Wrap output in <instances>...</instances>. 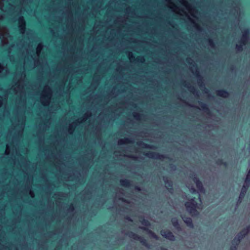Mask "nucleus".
Here are the masks:
<instances>
[{
    "label": "nucleus",
    "mask_w": 250,
    "mask_h": 250,
    "mask_svg": "<svg viewBox=\"0 0 250 250\" xmlns=\"http://www.w3.org/2000/svg\"><path fill=\"white\" fill-rule=\"evenodd\" d=\"M122 200L123 201V202H127V201L125 199H124V198H122Z\"/></svg>",
    "instance_id": "nucleus-35"
},
{
    "label": "nucleus",
    "mask_w": 250,
    "mask_h": 250,
    "mask_svg": "<svg viewBox=\"0 0 250 250\" xmlns=\"http://www.w3.org/2000/svg\"><path fill=\"white\" fill-rule=\"evenodd\" d=\"M199 104L200 105L202 109L206 113L208 114L210 113L209 109L207 105V104L203 102H199Z\"/></svg>",
    "instance_id": "nucleus-14"
},
{
    "label": "nucleus",
    "mask_w": 250,
    "mask_h": 250,
    "mask_svg": "<svg viewBox=\"0 0 250 250\" xmlns=\"http://www.w3.org/2000/svg\"><path fill=\"white\" fill-rule=\"evenodd\" d=\"M130 143H132V141L129 138H125V139H122L119 141V144L120 145Z\"/></svg>",
    "instance_id": "nucleus-24"
},
{
    "label": "nucleus",
    "mask_w": 250,
    "mask_h": 250,
    "mask_svg": "<svg viewBox=\"0 0 250 250\" xmlns=\"http://www.w3.org/2000/svg\"><path fill=\"white\" fill-rule=\"evenodd\" d=\"M69 209L71 210H73L74 209V208L72 205L69 206Z\"/></svg>",
    "instance_id": "nucleus-33"
},
{
    "label": "nucleus",
    "mask_w": 250,
    "mask_h": 250,
    "mask_svg": "<svg viewBox=\"0 0 250 250\" xmlns=\"http://www.w3.org/2000/svg\"><path fill=\"white\" fill-rule=\"evenodd\" d=\"M169 166H170V167H171V168H172L173 169H175L176 167L174 165L171 164H170Z\"/></svg>",
    "instance_id": "nucleus-30"
},
{
    "label": "nucleus",
    "mask_w": 250,
    "mask_h": 250,
    "mask_svg": "<svg viewBox=\"0 0 250 250\" xmlns=\"http://www.w3.org/2000/svg\"><path fill=\"white\" fill-rule=\"evenodd\" d=\"M192 191H193V192H195V191H196V190H195V188H192Z\"/></svg>",
    "instance_id": "nucleus-37"
},
{
    "label": "nucleus",
    "mask_w": 250,
    "mask_h": 250,
    "mask_svg": "<svg viewBox=\"0 0 250 250\" xmlns=\"http://www.w3.org/2000/svg\"><path fill=\"white\" fill-rule=\"evenodd\" d=\"M186 62L188 64V65L191 66V68H196L197 65L196 63L193 61V60L190 58H188L186 59Z\"/></svg>",
    "instance_id": "nucleus-19"
},
{
    "label": "nucleus",
    "mask_w": 250,
    "mask_h": 250,
    "mask_svg": "<svg viewBox=\"0 0 250 250\" xmlns=\"http://www.w3.org/2000/svg\"><path fill=\"white\" fill-rule=\"evenodd\" d=\"M242 35L239 43L246 44L248 42L250 35V29L248 28L244 29L242 31Z\"/></svg>",
    "instance_id": "nucleus-7"
},
{
    "label": "nucleus",
    "mask_w": 250,
    "mask_h": 250,
    "mask_svg": "<svg viewBox=\"0 0 250 250\" xmlns=\"http://www.w3.org/2000/svg\"><path fill=\"white\" fill-rule=\"evenodd\" d=\"M234 78H238V79H239V78H241V77H237V78H236V77H234Z\"/></svg>",
    "instance_id": "nucleus-38"
},
{
    "label": "nucleus",
    "mask_w": 250,
    "mask_h": 250,
    "mask_svg": "<svg viewBox=\"0 0 250 250\" xmlns=\"http://www.w3.org/2000/svg\"><path fill=\"white\" fill-rule=\"evenodd\" d=\"M216 164L218 166H223L225 167H227L228 166L227 162H225L221 158L218 159L216 161Z\"/></svg>",
    "instance_id": "nucleus-20"
},
{
    "label": "nucleus",
    "mask_w": 250,
    "mask_h": 250,
    "mask_svg": "<svg viewBox=\"0 0 250 250\" xmlns=\"http://www.w3.org/2000/svg\"><path fill=\"white\" fill-rule=\"evenodd\" d=\"M164 181L165 182V184L168 187L167 190L170 193H172L173 191V182L172 181L169 179L167 177H164Z\"/></svg>",
    "instance_id": "nucleus-12"
},
{
    "label": "nucleus",
    "mask_w": 250,
    "mask_h": 250,
    "mask_svg": "<svg viewBox=\"0 0 250 250\" xmlns=\"http://www.w3.org/2000/svg\"><path fill=\"white\" fill-rule=\"evenodd\" d=\"M208 42L210 46H211L212 47L214 46V43L213 41H212V40L209 39Z\"/></svg>",
    "instance_id": "nucleus-27"
},
{
    "label": "nucleus",
    "mask_w": 250,
    "mask_h": 250,
    "mask_svg": "<svg viewBox=\"0 0 250 250\" xmlns=\"http://www.w3.org/2000/svg\"><path fill=\"white\" fill-rule=\"evenodd\" d=\"M134 117L135 119H139L140 118V115L138 114H135L134 115Z\"/></svg>",
    "instance_id": "nucleus-28"
},
{
    "label": "nucleus",
    "mask_w": 250,
    "mask_h": 250,
    "mask_svg": "<svg viewBox=\"0 0 250 250\" xmlns=\"http://www.w3.org/2000/svg\"><path fill=\"white\" fill-rule=\"evenodd\" d=\"M139 221L144 226L146 227H141V229L143 230L146 231L148 234H149L152 238H154L156 239H158V237L157 235L152 230L148 229L147 227L150 226V223L149 221L146 219L144 217L140 216L139 217Z\"/></svg>",
    "instance_id": "nucleus-2"
},
{
    "label": "nucleus",
    "mask_w": 250,
    "mask_h": 250,
    "mask_svg": "<svg viewBox=\"0 0 250 250\" xmlns=\"http://www.w3.org/2000/svg\"><path fill=\"white\" fill-rule=\"evenodd\" d=\"M172 226L177 229H180V225L179 223L178 220L177 218H173L171 219Z\"/></svg>",
    "instance_id": "nucleus-16"
},
{
    "label": "nucleus",
    "mask_w": 250,
    "mask_h": 250,
    "mask_svg": "<svg viewBox=\"0 0 250 250\" xmlns=\"http://www.w3.org/2000/svg\"><path fill=\"white\" fill-rule=\"evenodd\" d=\"M120 182L121 185L124 187H129L131 186V182L127 179H122Z\"/></svg>",
    "instance_id": "nucleus-17"
},
{
    "label": "nucleus",
    "mask_w": 250,
    "mask_h": 250,
    "mask_svg": "<svg viewBox=\"0 0 250 250\" xmlns=\"http://www.w3.org/2000/svg\"><path fill=\"white\" fill-rule=\"evenodd\" d=\"M102 78H168V77H145L144 75H142L141 77H115V76H111V77H102ZM170 78H177V77H171ZM180 78H183L182 77H181ZM189 78H193V77H189ZM195 78H205L204 77L201 76H198ZM205 78H211L210 77H206ZM211 78H220L217 75H216L214 77H212ZM221 78H227V77H222Z\"/></svg>",
    "instance_id": "nucleus-4"
},
{
    "label": "nucleus",
    "mask_w": 250,
    "mask_h": 250,
    "mask_svg": "<svg viewBox=\"0 0 250 250\" xmlns=\"http://www.w3.org/2000/svg\"><path fill=\"white\" fill-rule=\"evenodd\" d=\"M161 235L164 238L170 241H174L175 239V236L169 230L163 229L160 231Z\"/></svg>",
    "instance_id": "nucleus-8"
},
{
    "label": "nucleus",
    "mask_w": 250,
    "mask_h": 250,
    "mask_svg": "<svg viewBox=\"0 0 250 250\" xmlns=\"http://www.w3.org/2000/svg\"><path fill=\"white\" fill-rule=\"evenodd\" d=\"M22 20V21L23 22V26H21V27H22L23 28H24V21L22 20Z\"/></svg>",
    "instance_id": "nucleus-34"
},
{
    "label": "nucleus",
    "mask_w": 250,
    "mask_h": 250,
    "mask_svg": "<svg viewBox=\"0 0 250 250\" xmlns=\"http://www.w3.org/2000/svg\"><path fill=\"white\" fill-rule=\"evenodd\" d=\"M189 177L192 179L194 183H196V182L200 180L194 173H191L190 174Z\"/></svg>",
    "instance_id": "nucleus-23"
},
{
    "label": "nucleus",
    "mask_w": 250,
    "mask_h": 250,
    "mask_svg": "<svg viewBox=\"0 0 250 250\" xmlns=\"http://www.w3.org/2000/svg\"><path fill=\"white\" fill-rule=\"evenodd\" d=\"M161 250H167V249L166 248H162Z\"/></svg>",
    "instance_id": "nucleus-36"
},
{
    "label": "nucleus",
    "mask_w": 250,
    "mask_h": 250,
    "mask_svg": "<svg viewBox=\"0 0 250 250\" xmlns=\"http://www.w3.org/2000/svg\"><path fill=\"white\" fill-rule=\"evenodd\" d=\"M130 157L133 158L134 159H135V158H136L135 157H133V156H130Z\"/></svg>",
    "instance_id": "nucleus-39"
},
{
    "label": "nucleus",
    "mask_w": 250,
    "mask_h": 250,
    "mask_svg": "<svg viewBox=\"0 0 250 250\" xmlns=\"http://www.w3.org/2000/svg\"><path fill=\"white\" fill-rule=\"evenodd\" d=\"M245 44H241L240 43H239L238 44H236V48L237 51H241L243 50V46L245 45Z\"/></svg>",
    "instance_id": "nucleus-26"
},
{
    "label": "nucleus",
    "mask_w": 250,
    "mask_h": 250,
    "mask_svg": "<svg viewBox=\"0 0 250 250\" xmlns=\"http://www.w3.org/2000/svg\"><path fill=\"white\" fill-rule=\"evenodd\" d=\"M181 217L188 227L190 228H193L194 227L192 220L190 217H186V215H182Z\"/></svg>",
    "instance_id": "nucleus-13"
},
{
    "label": "nucleus",
    "mask_w": 250,
    "mask_h": 250,
    "mask_svg": "<svg viewBox=\"0 0 250 250\" xmlns=\"http://www.w3.org/2000/svg\"><path fill=\"white\" fill-rule=\"evenodd\" d=\"M250 231V225L243 229L234 237V241L237 239L238 242H240Z\"/></svg>",
    "instance_id": "nucleus-6"
},
{
    "label": "nucleus",
    "mask_w": 250,
    "mask_h": 250,
    "mask_svg": "<svg viewBox=\"0 0 250 250\" xmlns=\"http://www.w3.org/2000/svg\"><path fill=\"white\" fill-rule=\"evenodd\" d=\"M138 145L142 146L144 148H150V149H155L156 146H151L148 144H146L142 141H140L137 143Z\"/></svg>",
    "instance_id": "nucleus-15"
},
{
    "label": "nucleus",
    "mask_w": 250,
    "mask_h": 250,
    "mask_svg": "<svg viewBox=\"0 0 250 250\" xmlns=\"http://www.w3.org/2000/svg\"><path fill=\"white\" fill-rule=\"evenodd\" d=\"M195 184L197 188L199 191H203L204 190V188L203 184L200 180L198 181L197 182H196Z\"/></svg>",
    "instance_id": "nucleus-22"
},
{
    "label": "nucleus",
    "mask_w": 250,
    "mask_h": 250,
    "mask_svg": "<svg viewBox=\"0 0 250 250\" xmlns=\"http://www.w3.org/2000/svg\"><path fill=\"white\" fill-rule=\"evenodd\" d=\"M240 242H238L237 239L234 241V238L232 241V245L231 246L229 250H237L238 245Z\"/></svg>",
    "instance_id": "nucleus-18"
},
{
    "label": "nucleus",
    "mask_w": 250,
    "mask_h": 250,
    "mask_svg": "<svg viewBox=\"0 0 250 250\" xmlns=\"http://www.w3.org/2000/svg\"><path fill=\"white\" fill-rule=\"evenodd\" d=\"M249 187H250V185H249L248 184H246L245 183L244 184V185L241 188L240 194L239 195V199L238 200V203L241 202V201L245 197Z\"/></svg>",
    "instance_id": "nucleus-10"
},
{
    "label": "nucleus",
    "mask_w": 250,
    "mask_h": 250,
    "mask_svg": "<svg viewBox=\"0 0 250 250\" xmlns=\"http://www.w3.org/2000/svg\"><path fill=\"white\" fill-rule=\"evenodd\" d=\"M216 96H219L222 98H227L229 97V93L225 89H216L215 91Z\"/></svg>",
    "instance_id": "nucleus-11"
},
{
    "label": "nucleus",
    "mask_w": 250,
    "mask_h": 250,
    "mask_svg": "<svg viewBox=\"0 0 250 250\" xmlns=\"http://www.w3.org/2000/svg\"><path fill=\"white\" fill-rule=\"evenodd\" d=\"M127 235L130 238L136 241H139L143 246L147 248H150V245L148 243L147 240L143 237L139 236L132 231H129Z\"/></svg>",
    "instance_id": "nucleus-3"
},
{
    "label": "nucleus",
    "mask_w": 250,
    "mask_h": 250,
    "mask_svg": "<svg viewBox=\"0 0 250 250\" xmlns=\"http://www.w3.org/2000/svg\"><path fill=\"white\" fill-rule=\"evenodd\" d=\"M130 60L132 61H136L137 62H141L143 63L144 61V59L143 57H137L136 58H135V57L133 55H131L130 57Z\"/></svg>",
    "instance_id": "nucleus-21"
},
{
    "label": "nucleus",
    "mask_w": 250,
    "mask_h": 250,
    "mask_svg": "<svg viewBox=\"0 0 250 250\" xmlns=\"http://www.w3.org/2000/svg\"><path fill=\"white\" fill-rule=\"evenodd\" d=\"M51 81L54 82V79H0V82L2 81H7V82H13V81Z\"/></svg>",
    "instance_id": "nucleus-9"
},
{
    "label": "nucleus",
    "mask_w": 250,
    "mask_h": 250,
    "mask_svg": "<svg viewBox=\"0 0 250 250\" xmlns=\"http://www.w3.org/2000/svg\"><path fill=\"white\" fill-rule=\"evenodd\" d=\"M135 190L139 191L141 190V188L140 187H139L138 186H135Z\"/></svg>",
    "instance_id": "nucleus-31"
},
{
    "label": "nucleus",
    "mask_w": 250,
    "mask_h": 250,
    "mask_svg": "<svg viewBox=\"0 0 250 250\" xmlns=\"http://www.w3.org/2000/svg\"><path fill=\"white\" fill-rule=\"evenodd\" d=\"M196 90L195 88L194 87H193L191 88V92L192 93H195V92H196Z\"/></svg>",
    "instance_id": "nucleus-32"
},
{
    "label": "nucleus",
    "mask_w": 250,
    "mask_h": 250,
    "mask_svg": "<svg viewBox=\"0 0 250 250\" xmlns=\"http://www.w3.org/2000/svg\"><path fill=\"white\" fill-rule=\"evenodd\" d=\"M185 206L187 211L192 217H195L199 215V211L197 210L198 208V203L195 200V198H191L188 201L186 202Z\"/></svg>",
    "instance_id": "nucleus-1"
},
{
    "label": "nucleus",
    "mask_w": 250,
    "mask_h": 250,
    "mask_svg": "<svg viewBox=\"0 0 250 250\" xmlns=\"http://www.w3.org/2000/svg\"><path fill=\"white\" fill-rule=\"evenodd\" d=\"M125 219L129 221L132 222V220L131 219V218L128 216H126L125 217Z\"/></svg>",
    "instance_id": "nucleus-29"
},
{
    "label": "nucleus",
    "mask_w": 250,
    "mask_h": 250,
    "mask_svg": "<svg viewBox=\"0 0 250 250\" xmlns=\"http://www.w3.org/2000/svg\"><path fill=\"white\" fill-rule=\"evenodd\" d=\"M244 183L250 185V169L248 172Z\"/></svg>",
    "instance_id": "nucleus-25"
},
{
    "label": "nucleus",
    "mask_w": 250,
    "mask_h": 250,
    "mask_svg": "<svg viewBox=\"0 0 250 250\" xmlns=\"http://www.w3.org/2000/svg\"><path fill=\"white\" fill-rule=\"evenodd\" d=\"M144 155L145 156H146V157H147L149 158L155 159L160 160H162L164 159H170V158L167 155H165L164 154H160L159 153L155 152L150 151V152H148L147 153H145L144 154Z\"/></svg>",
    "instance_id": "nucleus-5"
}]
</instances>
